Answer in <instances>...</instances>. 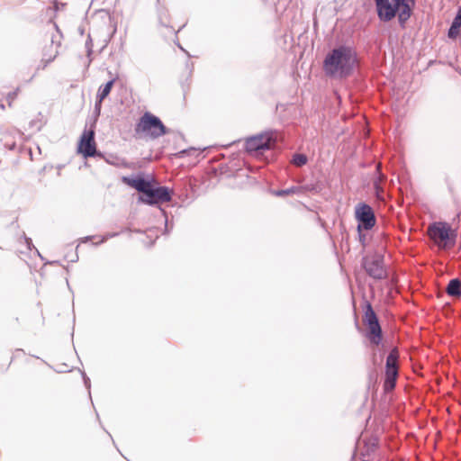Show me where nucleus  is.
<instances>
[{"mask_svg":"<svg viewBox=\"0 0 461 461\" xmlns=\"http://www.w3.org/2000/svg\"><path fill=\"white\" fill-rule=\"evenodd\" d=\"M357 62L356 50L348 45L332 49L323 60V70L329 77L346 78L349 77Z\"/></svg>","mask_w":461,"mask_h":461,"instance_id":"f257e3e1","label":"nucleus"},{"mask_svg":"<svg viewBox=\"0 0 461 461\" xmlns=\"http://www.w3.org/2000/svg\"><path fill=\"white\" fill-rule=\"evenodd\" d=\"M377 16L382 22H390L398 14L402 28L411 15L415 0H375Z\"/></svg>","mask_w":461,"mask_h":461,"instance_id":"f03ea898","label":"nucleus"},{"mask_svg":"<svg viewBox=\"0 0 461 461\" xmlns=\"http://www.w3.org/2000/svg\"><path fill=\"white\" fill-rule=\"evenodd\" d=\"M134 131L136 134H145L151 140L158 139L170 132L160 118L149 112H145L140 116Z\"/></svg>","mask_w":461,"mask_h":461,"instance_id":"7ed1b4c3","label":"nucleus"},{"mask_svg":"<svg viewBox=\"0 0 461 461\" xmlns=\"http://www.w3.org/2000/svg\"><path fill=\"white\" fill-rule=\"evenodd\" d=\"M428 235L439 249H446L455 245L457 234L448 223L435 221L429 225Z\"/></svg>","mask_w":461,"mask_h":461,"instance_id":"20e7f679","label":"nucleus"},{"mask_svg":"<svg viewBox=\"0 0 461 461\" xmlns=\"http://www.w3.org/2000/svg\"><path fill=\"white\" fill-rule=\"evenodd\" d=\"M276 142V133L269 131L249 137L245 141V149L253 156H259L264 151L271 149Z\"/></svg>","mask_w":461,"mask_h":461,"instance_id":"39448f33","label":"nucleus"},{"mask_svg":"<svg viewBox=\"0 0 461 461\" xmlns=\"http://www.w3.org/2000/svg\"><path fill=\"white\" fill-rule=\"evenodd\" d=\"M363 321L364 324L367 327L366 332L365 334L366 338L370 341L372 345L378 346L383 339V331L379 323L378 317L369 302H366Z\"/></svg>","mask_w":461,"mask_h":461,"instance_id":"423d86ee","label":"nucleus"},{"mask_svg":"<svg viewBox=\"0 0 461 461\" xmlns=\"http://www.w3.org/2000/svg\"><path fill=\"white\" fill-rule=\"evenodd\" d=\"M362 267L366 274L375 280H383L388 277V272L384 266V257L375 253L362 258Z\"/></svg>","mask_w":461,"mask_h":461,"instance_id":"0eeeda50","label":"nucleus"},{"mask_svg":"<svg viewBox=\"0 0 461 461\" xmlns=\"http://www.w3.org/2000/svg\"><path fill=\"white\" fill-rule=\"evenodd\" d=\"M355 217L357 221V232L360 237L361 230H371L376 222L373 208L366 203H359L356 205Z\"/></svg>","mask_w":461,"mask_h":461,"instance_id":"6e6552de","label":"nucleus"},{"mask_svg":"<svg viewBox=\"0 0 461 461\" xmlns=\"http://www.w3.org/2000/svg\"><path fill=\"white\" fill-rule=\"evenodd\" d=\"M399 352L396 348L388 354L385 362V377L384 382V390L389 392L394 389L398 377Z\"/></svg>","mask_w":461,"mask_h":461,"instance_id":"1a4fd4ad","label":"nucleus"},{"mask_svg":"<svg viewBox=\"0 0 461 461\" xmlns=\"http://www.w3.org/2000/svg\"><path fill=\"white\" fill-rule=\"evenodd\" d=\"M172 191L167 186L155 187L151 185L144 194L139 195V201L149 205L166 203L171 200Z\"/></svg>","mask_w":461,"mask_h":461,"instance_id":"9d476101","label":"nucleus"},{"mask_svg":"<svg viewBox=\"0 0 461 461\" xmlns=\"http://www.w3.org/2000/svg\"><path fill=\"white\" fill-rule=\"evenodd\" d=\"M94 127L95 125H93L90 130L84 131L78 143V152L81 153L85 158L103 157V154L96 149Z\"/></svg>","mask_w":461,"mask_h":461,"instance_id":"9b49d317","label":"nucleus"},{"mask_svg":"<svg viewBox=\"0 0 461 461\" xmlns=\"http://www.w3.org/2000/svg\"><path fill=\"white\" fill-rule=\"evenodd\" d=\"M122 182L136 189L140 194H144L149 187L152 185L149 180H147L140 176L136 177L123 176Z\"/></svg>","mask_w":461,"mask_h":461,"instance_id":"f8f14e48","label":"nucleus"},{"mask_svg":"<svg viewBox=\"0 0 461 461\" xmlns=\"http://www.w3.org/2000/svg\"><path fill=\"white\" fill-rule=\"evenodd\" d=\"M447 294L455 299L461 298V280L459 278H453L449 280L447 287Z\"/></svg>","mask_w":461,"mask_h":461,"instance_id":"ddd939ff","label":"nucleus"},{"mask_svg":"<svg viewBox=\"0 0 461 461\" xmlns=\"http://www.w3.org/2000/svg\"><path fill=\"white\" fill-rule=\"evenodd\" d=\"M461 27V11H459L454 18L450 28L447 32V36L450 39H455L459 34V29Z\"/></svg>","mask_w":461,"mask_h":461,"instance_id":"4468645a","label":"nucleus"},{"mask_svg":"<svg viewBox=\"0 0 461 461\" xmlns=\"http://www.w3.org/2000/svg\"><path fill=\"white\" fill-rule=\"evenodd\" d=\"M116 81V78H112L108 82H106L104 85L101 86L98 89L96 98H99L100 100H104L109 94L111 93V90Z\"/></svg>","mask_w":461,"mask_h":461,"instance_id":"2eb2a0df","label":"nucleus"},{"mask_svg":"<svg viewBox=\"0 0 461 461\" xmlns=\"http://www.w3.org/2000/svg\"><path fill=\"white\" fill-rule=\"evenodd\" d=\"M58 54H59L58 50L52 51V53H50V55H48L47 52L45 51L42 54V59H41V62L39 63V65L36 68V71H39L41 69H45L47 68V66L56 59Z\"/></svg>","mask_w":461,"mask_h":461,"instance_id":"dca6fc26","label":"nucleus"},{"mask_svg":"<svg viewBox=\"0 0 461 461\" xmlns=\"http://www.w3.org/2000/svg\"><path fill=\"white\" fill-rule=\"evenodd\" d=\"M362 441L366 447L367 452L374 451L378 446V438L375 436L370 438L365 437L362 438Z\"/></svg>","mask_w":461,"mask_h":461,"instance_id":"f3484780","label":"nucleus"},{"mask_svg":"<svg viewBox=\"0 0 461 461\" xmlns=\"http://www.w3.org/2000/svg\"><path fill=\"white\" fill-rule=\"evenodd\" d=\"M307 161H308L307 157L304 154H301V153H295L292 158V163L295 167H303L307 163Z\"/></svg>","mask_w":461,"mask_h":461,"instance_id":"a211bd4d","label":"nucleus"},{"mask_svg":"<svg viewBox=\"0 0 461 461\" xmlns=\"http://www.w3.org/2000/svg\"><path fill=\"white\" fill-rule=\"evenodd\" d=\"M297 191H298V187L292 186L290 188L274 191L273 194L276 196H285V195L295 194Z\"/></svg>","mask_w":461,"mask_h":461,"instance_id":"6ab92c4d","label":"nucleus"},{"mask_svg":"<svg viewBox=\"0 0 461 461\" xmlns=\"http://www.w3.org/2000/svg\"><path fill=\"white\" fill-rule=\"evenodd\" d=\"M385 180V176L381 172V165L377 164L375 166V171L373 176V182L378 181L380 185Z\"/></svg>","mask_w":461,"mask_h":461,"instance_id":"aec40b11","label":"nucleus"},{"mask_svg":"<svg viewBox=\"0 0 461 461\" xmlns=\"http://www.w3.org/2000/svg\"><path fill=\"white\" fill-rule=\"evenodd\" d=\"M103 101L104 100H100L99 98H96V101L95 104V109H94L95 122L100 116Z\"/></svg>","mask_w":461,"mask_h":461,"instance_id":"412c9836","label":"nucleus"},{"mask_svg":"<svg viewBox=\"0 0 461 461\" xmlns=\"http://www.w3.org/2000/svg\"><path fill=\"white\" fill-rule=\"evenodd\" d=\"M54 43H55V41L52 37L51 41H50V44L49 46L44 47L42 54L46 51L47 54L50 55V53H52V51L58 50L59 44H57L56 46H54Z\"/></svg>","mask_w":461,"mask_h":461,"instance_id":"4be33fe9","label":"nucleus"},{"mask_svg":"<svg viewBox=\"0 0 461 461\" xmlns=\"http://www.w3.org/2000/svg\"><path fill=\"white\" fill-rule=\"evenodd\" d=\"M118 235H119V232L107 233V234L102 236L100 240L95 242V245L102 244V243L105 242L106 240H108L109 239L114 238V237H116Z\"/></svg>","mask_w":461,"mask_h":461,"instance_id":"5701e85b","label":"nucleus"},{"mask_svg":"<svg viewBox=\"0 0 461 461\" xmlns=\"http://www.w3.org/2000/svg\"><path fill=\"white\" fill-rule=\"evenodd\" d=\"M373 186H374V189H375V194H376L377 198L381 199L382 198V194L384 193V189L382 187V185H380L378 183V181H374L373 182Z\"/></svg>","mask_w":461,"mask_h":461,"instance_id":"b1692460","label":"nucleus"},{"mask_svg":"<svg viewBox=\"0 0 461 461\" xmlns=\"http://www.w3.org/2000/svg\"><path fill=\"white\" fill-rule=\"evenodd\" d=\"M82 374V377H83V380H84V384L86 386V388L88 390V393H90V387H91V383H90V379L89 377L86 375L85 372H81ZM91 396V394H89Z\"/></svg>","mask_w":461,"mask_h":461,"instance_id":"393cba45","label":"nucleus"},{"mask_svg":"<svg viewBox=\"0 0 461 461\" xmlns=\"http://www.w3.org/2000/svg\"><path fill=\"white\" fill-rule=\"evenodd\" d=\"M23 239H24V242H25V244H26V246H27V248H28L29 249H32V248H34V247H33V244H32V239H31V238L26 237V235H25L24 233H23Z\"/></svg>","mask_w":461,"mask_h":461,"instance_id":"a878e982","label":"nucleus"},{"mask_svg":"<svg viewBox=\"0 0 461 461\" xmlns=\"http://www.w3.org/2000/svg\"><path fill=\"white\" fill-rule=\"evenodd\" d=\"M92 40L88 38V40L86 41V48L87 50V55L90 56L92 53Z\"/></svg>","mask_w":461,"mask_h":461,"instance_id":"bb28decb","label":"nucleus"},{"mask_svg":"<svg viewBox=\"0 0 461 461\" xmlns=\"http://www.w3.org/2000/svg\"><path fill=\"white\" fill-rule=\"evenodd\" d=\"M19 90L20 89L18 87L14 92L9 93L8 95H7V98L9 100H11V101L14 100L16 98L17 95H18Z\"/></svg>","mask_w":461,"mask_h":461,"instance_id":"cd10ccee","label":"nucleus"},{"mask_svg":"<svg viewBox=\"0 0 461 461\" xmlns=\"http://www.w3.org/2000/svg\"><path fill=\"white\" fill-rule=\"evenodd\" d=\"M119 158H115V159H106L107 163L111 164V165H115V166H120V163H119Z\"/></svg>","mask_w":461,"mask_h":461,"instance_id":"c85d7f7f","label":"nucleus"},{"mask_svg":"<svg viewBox=\"0 0 461 461\" xmlns=\"http://www.w3.org/2000/svg\"><path fill=\"white\" fill-rule=\"evenodd\" d=\"M5 146L8 149H10V150H14V149H15V148H16V144H15V142H13V143H11V144H9V143H5Z\"/></svg>","mask_w":461,"mask_h":461,"instance_id":"c756f323","label":"nucleus"},{"mask_svg":"<svg viewBox=\"0 0 461 461\" xmlns=\"http://www.w3.org/2000/svg\"><path fill=\"white\" fill-rule=\"evenodd\" d=\"M366 239V235L361 232V237L359 236V240L364 244Z\"/></svg>","mask_w":461,"mask_h":461,"instance_id":"7c9ffc66","label":"nucleus"},{"mask_svg":"<svg viewBox=\"0 0 461 461\" xmlns=\"http://www.w3.org/2000/svg\"><path fill=\"white\" fill-rule=\"evenodd\" d=\"M93 238H94V236H87V237H85V238L82 240V241H83V242H85V241H87V240H91V239H93Z\"/></svg>","mask_w":461,"mask_h":461,"instance_id":"2f4dec72","label":"nucleus"},{"mask_svg":"<svg viewBox=\"0 0 461 461\" xmlns=\"http://www.w3.org/2000/svg\"><path fill=\"white\" fill-rule=\"evenodd\" d=\"M165 230H166V231L168 232V221H167V218H166V221H165Z\"/></svg>","mask_w":461,"mask_h":461,"instance_id":"473e14b6","label":"nucleus"},{"mask_svg":"<svg viewBox=\"0 0 461 461\" xmlns=\"http://www.w3.org/2000/svg\"><path fill=\"white\" fill-rule=\"evenodd\" d=\"M159 20H160V22L162 23V14H161V12H160V11H159Z\"/></svg>","mask_w":461,"mask_h":461,"instance_id":"72a5a7b5","label":"nucleus"},{"mask_svg":"<svg viewBox=\"0 0 461 461\" xmlns=\"http://www.w3.org/2000/svg\"><path fill=\"white\" fill-rule=\"evenodd\" d=\"M35 250H36V253H38V255L41 257L39 250L37 249H35Z\"/></svg>","mask_w":461,"mask_h":461,"instance_id":"f704fd0d","label":"nucleus"}]
</instances>
